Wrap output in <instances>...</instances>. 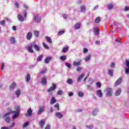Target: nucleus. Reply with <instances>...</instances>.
Returning a JSON list of instances; mask_svg holds the SVG:
<instances>
[{
  "instance_id": "ea45409f",
  "label": "nucleus",
  "mask_w": 129,
  "mask_h": 129,
  "mask_svg": "<svg viewBox=\"0 0 129 129\" xmlns=\"http://www.w3.org/2000/svg\"><path fill=\"white\" fill-rule=\"evenodd\" d=\"M125 74H129V67L125 69Z\"/></svg>"
},
{
  "instance_id": "a19ab883",
  "label": "nucleus",
  "mask_w": 129,
  "mask_h": 129,
  "mask_svg": "<svg viewBox=\"0 0 129 129\" xmlns=\"http://www.w3.org/2000/svg\"><path fill=\"white\" fill-rule=\"evenodd\" d=\"M46 72H47V69H45L40 72V74H45Z\"/></svg>"
},
{
  "instance_id": "4d7b16f0",
  "label": "nucleus",
  "mask_w": 129,
  "mask_h": 129,
  "mask_svg": "<svg viewBox=\"0 0 129 129\" xmlns=\"http://www.w3.org/2000/svg\"><path fill=\"white\" fill-rule=\"evenodd\" d=\"M74 94L73 93V92H70L69 93V96H73Z\"/></svg>"
},
{
  "instance_id": "a878e982",
  "label": "nucleus",
  "mask_w": 129,
  "mask_h": 129,
  "mask_svg": "<svg viewBox=\"0 0 129 129\" xmlns=\"http://www.w3.org/2000/svg\"><path fill=\"white\" fill-rule=\"evenodd\" d=\"M74 66H80L81 65V63H80V61H74L73 63Z\"/></svg>"
},
{
  "instance_id": "a211bd4d",
  "label": "nucleus",
  "mask_w": 129,
  "mask_h": 129,
  "mask_svg": "<svg viewBox=\"0 0 129 129\" xmlns=\"http://www.w3.org/2000/svg\"><path fill=\"white\" fill-rule=\"evenodd\" d=\"M45 39L47 43H49V44H52V38L49 37L48 36L45 37Z\"/></svg>"
},
{
  "instance_id": "f257e3e1",
  "label": "nucleus",
  "mask_w": 129,
  "mask_h": 129,
  "mask_svg": "<svg viewBox=\"0 0 129 129\" xmlns=\"http://www.w3.org/2000/svg\"><path fill=\"white\" fill-rule=\"evenodd\" d=\"M33 47L35 49L36 51L39 52L40 51V47L37 44L34 43H31V45L28 47L27 50L29 53H34V50H33Z\"/></svg>"
},
{
  "instance_id": "f03ea898",
  "label": "nucleus",
  "mask_w": 129,
  "mask_h": 129,
  "mask_svg": "<svg viewBox=\"0 0 129 129\" xmlns=\"http://www.w3.org/2000/svg\"><path fill=\"white\" fill-rule=\"evenodd\" d=\"M15 109H16V111H11L10 112L6 113L5 115V116H8V115H10V114H11V113H12V114H15V113H19L20 114V106H18L17 107H15Z\"/></svg>"
},
{
  "instance_id": "603ef678",
  "label": "nucleus",
  "mask_w": 129,
  "mask_h": 129,
  "mask_svg": "<svg viewBox=\"0 0 129 129\" xmlns=\"http://www.w3.org/2000/svg\"><path fill=\"white\" fill-rule=\"evenodd\" d=\"M0 24L2 26H4L5 24H6V21L3 20V21H1Z\"/></svg>"
},
{
  "instance_id": "8fccbe9b",
  "label": "nucleus",
  "mask_w": 129,
  "mask_h": 129,
  "mask_svg": "<svg viewBox=\"0 0 129 129\" xmlns=\"http://www.w3.org/2000/svg\"><path fill=\"white\" fill-rule=\"evenodd\" d=\"M65 65L66 66H67V67L69 68V69L71 68V64H70V63L66 62L65 63Z\"/></svg>"
},
{
  "instance_id": "338daca9",
  "label": "nucleus",
  "mask_w": 129,
  "mask_h": 129,
  "mask_svg": "<svg viewBox=\"0 0 129 129\" xmlns=\"http://www.w3.org/2000/svg\"><path fill=\"white\" fill-rule=\"evenodd\" d=\"M81 68H80V67H78V68H77V71H81Z\"/></svg>"
},
{
  "instance_id": "4be33fe9",
  "label": "nucleus",
  "mask_w": 129,
  "mask_h": 129,
  "mask_svg": "<svg viewBox=\"0 0 129 129\" xmlns=\"http://www.w3.org/2000/svg\"><path fill=\"white\" fill-rule=\"evenodd\" d=\"M121 92V89H118L116 91V93H115V96H118L120 94V93Z\"/></svg>"
},
{
  "instance_id": "09e8293b",
  "label": "nucleus",
  "mask_w": 129,
  "mask_h": 129,
  "mask_svg": "<svg viewBox=\"0 0 129 129\" xmlns=\"http://www.w3.org/2000/svg\"><path fill=\"white\" fill-rule=\"evenodd\" d=\"M91 57V56H90V55H88L87 57L85 58V61H89V60H90Z\"/></svg>"
},
{
  "instance_id": "ddd939ff",
  "label": "nucleus",
  "mask_w": 129,
  "mask_h": 129,
  "mask_svg": "<svg viewBox=\"0 0 129 129\" xmlns=\"http://www.w3.org/2000/svg\"><path fill=\"white\" fill-rule=\"evenodd\" d=\"M17 18L20 22H24V21H25V18L20 14L18 15Z\"/></svg>"
},
{
  "instance_id": "5fc2aeb1",
  "label": "nucleus",
  "mask_w": 129,
  "mask_h": 129,
  "mask_svg": "<svg viewBox=\"0 0 129 129\" xmlns=\"http://www.w3.org/2000/svg\"><path fill=\"white\" fill-rule=\"evenodd\" d=\"M124 11L125 12H127V11H129V7L128 6H126L124 9Z\"/></svg>"
},
{
  "instance_id": "f704fd0d",
  "label": "nucleus",
  "mask_w": 129,
  "mask_h": 129,
  "mask_svg": "<svg viewBox=\"0 0 129 129\" xmlns=\"http://www.w3.org/2000/svg\"><path fill=\"white\" fill-rule=\"evenodd\" d=\"M94 33H95V35H97V34L99 33V29L97 28L96 29H94Z\"/></svg>"
},
{
  "instance_id": "2eb2a0df",
  "label": "nucleus",
  "mask_w": 129,
  "mask_h": 129,
  "mask_svg": "<svg viewBox=\"0 0 129 129\" xmlns=\"http://www.w3.org/2000/svg\"><path fill=\"white\" fill-rule=\"evenodd\" d=\"M57 100L55 98V97H52L51 99L50 100V104H54V103H56Z\"/></svg>"
},
{
  "instance_id": "6e6d98bb",
  "label": "nucleus",
  "mask_w": 129,
  "mask_h": 129,
  "mask_svg": "<svg viewBox=\"0 0 129 129\" xmlns=\"http://www.w3.org/2000/svg\"><path fill=\"white\" fill-rule=\"evenodd\" d=\"M83 52L84 53H87V52H88V49L86 48H84Z\"/></svg>"
},
{
  "instance_id": "4468645a",
  "label": "nucleus",
  "mask_w": 129,
  "mask_h": 129,
  "mask_svg": "<svg viewBox=\"0 0 129 129\" xmlns=\"http://www.w3.org/2000/svg\"><path fill=\"white\" fill-rule=\"evenodd\" d=\"M80 27H81V23H80V22L77 23L75 25L76 30H79V29H80Z\"/></svg>"
},
{
  "instance_id": "c85d7f7f",
  "label": "nucleus",
  "mask_w": 129,
  "mask_h": 129,
  "mask_svg": "<svg viewBox=\"0 0 129 129\" xmlns=\"http://www.w3.org/2000/svg\"><path fill=\"white\" fill-rule=\"evenodd\" d=\"M10 42L11 44H15L16 43V39L14 37H11L10 38Z\"/></svg>"
},
{
  "instance_id": "9d476101",
  "label": "nucleus",
  "mask_w": 129,
  "mask_h": 129,
  "mask_svg": "<svg viewBox=\"0 0 129 129\" xmlns=\"http://www.w3.org/2000/svg\"><path fill=\"white\" fill-rule=\"evenodd\" d=\"M45 119H42L39 121V125L41 126V128L44 127V125H45Z\"/></svg>"
},
{
  "instance_id": "e2e57ef3",
  "label": "nucleus",
  "mask_w": 129,
  "mask_h": 129,
  "mask_svg": "<svg viewBox=\"0 0 129 129\" xmlns=\"http://www.w3.org/2000/svg\"><path fill=\"white\" fill-rule=\"evenodd\" d=\"M87 127H88V128L92 129L93 128V126H91V125L87 126Z\"/></svg>"
},
{
  "instance_id": "4c0bfd02",
  "label": "nucleus",
  "mask_w": 129,
  "mask_h": 129,
  "mask_svg": "<svg viewBox=\"0 0 129 129\" xmlns=\"http://www.w3.org/2000/svg\"><path fill=\"white\" fill-rule=\"evenodd\" d=\"M5 120L8 123L11 122V118H10V117H7Z\"/></svg>"
},
{
  "instance_id": "f8f14e48",
  "label": "nucleus",
  "mask_w": 129,
  "mask_h": 129,
  "mask_svg": "<svg viewBox=\"0 0 129 129\" xmlns=\"http://www.w3.org/2000/svg\"><path fill=\"white\" fill-rule=\"evenodd\" d=\"M34 21L35 22H36L37 23H39L41 21V17H39V15H36L34 17Z\"/></svg>"
},
{
  "instance_id": "f3484780",
  "label": "nucleus",
  "mask_w": 129,
  "mask_h": 129,
  "mask_svg": "<svg viewBox=\"0 0 129 129\" xmlns=\"http://www.w3.org/2000/svg\"><path fill=\"white\" fill-rule=\"evenodd\" d=\"M16 86H17V84L15 83H13L9 87L10 89H14V88H16Z\"/></svg>"
},
{
  "instance_id": "dca6fc26",
  "label": "nucleus",
  "mask_w": 129,
  "mask_h": 129,
  "mask_svg": "<svg viewBox=\"0 0 129 129\" xmlns=\"http://www.w3.org/2000/svg\"><path fill=\"white\" fill-rule=\"evenodd\" d=\"M55 115L58 117V118H62L63 117V115L59 112H56L55 113Z\"/></svg>"
},
{
  "instance_id": "69168bd1",
  "label": "nucleus",
  "mask_w": 129,
  "mask_h": 129,
  "mask_svg": "<svg viewBox=\"0 0 129 129\" xmlns=\"http://www.w3.org/2000/svg\"><path fill=\"white\" fill-rule=\"evenodd\" d=\"M63 18L64 19H67V15H66V14H63Z\"/></svg>"
},
{
  "instance_id": "c9c22d12",
  "label": "nucleus",
  "mask_w": 129,
  "mask_h": 129,
  "mask_svg": "<svg viewBox=\"0 0 129 129\" xmlns=\"http://www.w3.org/2000/svg\"><path fill=\"white\" fill-rule=\"evenodd\" d=\"M113 5H112V4H110L108 5V9L109 10H111L112 9H113Z\"/></svg>"
},
{
  "instance_id": "393cba45",
  "label": "nucleus",
  "mask_w": 129,
  "mask_h": 129,
  "mask_svg": "<svg viewBox=\"0 0 129 129\" xmlns=\"http://www.w3.org/2000/svg\"><path fill=\"white\" fill-rule=\"evenodd\" d=\"M97 112H98V110L97 108H95L92 112V115H94V116H95V115L97 114Z\"/></svg>"
},
{
  "instance_id": "a18cd8bd",
  "label": "nucleus",
  "mask_w": 129,
  "mask_h": 129,
  "mask_svg": "<svg viewBox=\"0 0 129 129\" xmlns=\"http://www.w3.org/2000/svg\"><path fill=\"white\" fill-rule=\"evenodd\" d=\"M43 46L44 47V48H45V49H49V46H48V45H46V43H43Z\"/></svg>"
},
{
  "instance_id": "58836bf2",
  "label": "nucleus",
  "mask_w": 129,
  "mask_h": 129,
  "mask_svg": "<svg viewBox=\"0 0 129 129\" xmlns=\"http://www.w3.org/2000/svg\"><path fill=\"white\" fill-rule=\"evenodd\" d=\"M78 96L80 97H82L84 95V94L82 92H79L78 94Z\"/></svg>"
},
{
  "instance_id": "680f3d73",
  "label": "nucleus",
  "mask_w": 129,
  "mask_h": 129,
  "mask_svg": "<svg viewBox=\"0 0 129 129\" xmlns=\"http://www.w3.org/2000/svg\"><path fill=\"white\" fill-rule=\"evenodd\" d=\"M15 7L17 8H19V3H17V2L15 3Z\"/></svg>"
},
{
  "instance_id": "6e6552de",
  "label": "nucleus",
  "mask_w": 129,
  "mask_h": 129,
  "mask_svg": "<svg viewBox=\"0 0 129 129\" xmlns=\"http://www.w3.org/2000/svg\"><path fill=\"white\" fill-rule=\"evenodd\" d=\"M47 78L46 77H43L41 79V83L43 85H46L47 84Z\"/></svg>"
},
{
  "instance_id": "72a5a7b5",
  "label": "nucleus",
  "mask_w": 129,
  "mask_h": 129,
  "mask_svg": "<svg viewBox=\"0 0 129 129\" xmlns=\"http://www.w3.org/2000/svg\"><path fill=\"white\" fill-rule=\"evenodd\" d=\"M64 33H65V31H64V30L59 31H58L57 35H58V36H61V35H63V34H64Z\"/></svg>"
},
{
  "instance_id": "3c124183",
  "label": "nucleus",
  "mask_w": 129,
  "mask_h": 129,
  "mask_svg": "<svg viewBox=\"0 0 129 129\" xmlns=\"http://www.w3.org/2000/svg\"><path fill=\"white\" fill-rule=\"evenodd\" d=\"M28 125H29V122H26L23 124V127H26Z\"/></svg>"
},
{
  "instance_id": "20e7f679",
  "label": "nucleus",
  "mask_w": 129,
  "mask_h": 129,
  "mask_svg": "<svg viewBox=\"0 0 129 129\" xmlns=\"http://www.w3.org/2000/svg\"><path fill=\"white\" fill-rule=\"evenodd\" d=\"M121 81H122V78L120 77L114 83V86L116 87V86H118V85H119L120 83H121Z\"/></svg>"
},
{
  "instance_id": "1a4fd4ad",
  "label": "nucleus",
  "mask_w": 129,
  "mask_h": 129,
  "mask_svg": "<svg viewBox=\"0 0 129 129\" xmlns=\"http://www.w3.org/2000/svg\"><path fill=\"white\" fill-rule=\"evenodd\" d=\"M96 93L98 97H102V96H103V94H102V92L101 91V90H97Z\"/></svg>"
},
{
  "instance_id": "5701e85b",
  "label": "nucleus",
  "mask_w": 129,
  "mask_h": 129,
  "mask_svg": "<svg viewBox=\"0 0 129 129\" xmlns=\"http://www.w3.org/2000/svg\"><path fill=\"white\" fill-rule=\"evenodd\" d=\"M51 58L50 57H47L45 59L44 62L45 63H46V64H48V63H49V62L50 61H51Z\"/></svg>"
},
{
  "instance_id": "0e129e2a",
  "label": "nucleus",
  "mask_w": 129,
  "mask_h": 129,
  "mask_svg": "<svg viewBox=\"0 0 129 129\" xmlns=\"http://www.w3.org/2000/svg\"><path fill=\"white\" fill-rule=\"evenodd\" d=\"M97 9H98V5L96 6L94 8V11H95V10H97Z\"/></svg>"
},
{
  "instance_id": "e433bc0d",
  "label": "nucleus",
  "mask_w": 129,
  "mask_h": 129,
  "mask_svg": "<svg viewBox=\"0 0 129 129\" xmlns=\"http://www.w3.org/2000/svg\"><path fill=\"white\" fill-rule=\"evenodd\" d=\"M67 83L68 84H72V83H73V81L71 79H69L68 81H67Z\"/></svg>"
},
{
  "instance_id": "37998d69",
  "label": "nucleus",
  "mask_w": 129,
  "mask_h": 129,
  "mask_svg": "<svg viewBox=\"0 0 129 129\" xmlns=\"http://www.w3.org/2000/svg\"><path fill=\"white\" fill-rule=\"evenodd\" d=\"M54 107L57 108V110H60V108L59 107V103H56L54 105Z\"/></svg>"
},
{
  "instance_id": "79ce46f5",
  "label": "nucleus",
  "mask_w": 129,
  "mask_h": 129,
  "mask_svg": "<svg viewBox=\"0 0 129 129\" xmlns=\"http://www.w3.org/2000/svg\"><path fill=\"white\" fill-rule=\"evenodd\" d=\"M96 85H97L98 88H100V87H101V83H100V82H97L96 83Z\"/></svg>"
},
{
  "instance_id": "c756f323",
  "label": "nucleus",
  "mask_w": 129,
  "mask_h": 129,
  "mask_svg": "<svg viewBox=\"0 0 129 129\" xmlns=\"http://www.w3.org/2000/svg\"><path fill=\"white\" fill-rule=\"evenodd\" d=\"M19 113H15V114L12 116V119H16L19 116Z\"/></svg>"
},
{
  "instance_id": "412c9836",
  "label": "nucleus",
  "mask_w": 129,
  "mask_h": 129,
  "mask_svg": "<svg viewBox=\"0 0 129 129\" xmlns=\"http://www.w3.org/2000/svg\"><path fill=\"white\" fill-rule=\"evenodd\" d=\"M108 74L111 76V77H112L113 76V71L112 70H108Z\"/></svg>"
},
{
  "instance_id": "bb28decb",
  "label": "nucleus",
  "mask_w": 129,
  "mask_h": 129,
  "mask_svg": "<svg viewBox=\"0 0 129 129\" xmlns=\"http://www.w3.org/2000/svg\"><path fill=\"white\" fill-rule=\"evenodd\" d=\"M67 57L66 56V55H62L59 57V59L61 60V61H65V60H66Z\"/></svg>"
},
{
  "instance_id": "6ab92c4d",
  "label": "nucleus",
  "mask_w": 129,
  "mask_h": 129,
  "mask_svg": "<svg viewBox=\"0 0 129 129\" xmlns=\"http://www.w3.org/2000/svg\"><path fill=\"white\" fill-rule=\"evenodd\" d=\"M85 75L84 74H82V75H81L78 80H77V82H80V81H81V80H82V79H83V77H84Z\"/></svg>"
},
{
  "instance_id": "7ed1b4c3",
  "label": "nucleus",
  "mask_w": 129,
  "mask_h": 129,
  "mask_svg": "<svg viewBox=\"0 0 129 129\" xmlns=\"http://www.w3.org/2000/svg\"><path fill=\"white\" fill-rule=\"evenodd\" d=\"M57 88V86L55 84L52 83V86H51L48 90L47 92H51L52 91H54V90Z\"/></svg>"
},
{
  "instance_id": "cd10ccee",
  "label": "nucleus",
  "mask_w": 129,
  "mask_h": 129,
  "mask_svg": "<svg viewBox=\"0 0 129 129\" xmlns=\"http://www.w3.org/2000/svg\"><path fill=\"white\" fill-rule=\"evenodd\" d=\"M96 24H99L100 23V17H97L95 19Z\"/></svg>"
},
{
  "instance_id": "9b49d317",
  "label": "nucleus",
  "mask_w": 129,
  "mask_h": 129,
  "mask_svg": "<svg viewBox=\"0 0 129 129\" xmlns=\"http://www.w3.org/2000/svg\"><path fill=\"white\" fill-rule=\"evenodd\" d=\"M45 110V106H41L38 112V114H41L42 112H44V111Z\"/></svg>"
},
{
  "instance_id": "052dcab7",
  "label": "nucleus",
  "mask_w": 129,
  "mask_h": 129,
  "mask_svg": "<svg viewBox=\"0 0 129 129\" xmlns=\"http://www.w3.org/2000/svg\"><path fill=\"white\" fill-rule=\"evenodd\" d=\"M50 128H51V126H50L49 125H47L45 128V129H50Z\"/></svg>"
},
{
  "instance_id": "13d9d810",
  "label": "nucleus",
  "mask_w": 129,
  "mask_h": 129,
  "mask_svg": "<svg viewBox=\"0 0 129 129\" xmlns=\"http://www.w3.org/2000/svg\"><path fill=\"white\" fill-rule=\"evenodd\" d=\"M115 64H114V63L112 62V63L110 64V67H111L112 68H114Z\"/></svg>"
},
{
  "instance_id": "864d4df0",
  "label": "nucleus",
  "mask_w": 129,
  "mask_h": 129,
  "mask_svg": "<svg viewBox=\"0 0 129 129\" xmlns=\"http://www.w3.org/2000/svg\"><path fill=\"white\" fill-rule=\"evenodd\" d=\"M1 129H12V128L11 127L3 126Z\"/></svg>"
},
{
  "instance_id": "c03bdc74",
  "label": "nucleus",
  "mask_w": 129,
  "mask_h": 129,
  "mask_svg": "<svg viewBox=\"0 0 129 129\" xmlns=\"http://www.w3.org/2000/svg\"><path fill=\"white\" fill-rule=\"evenodd\" d=\"M57 95H62L63 94V91L62 90H59L57 92Z\"/></svg>"
},
{
  "instance_id": "7c9ffc66",
  "label": "nucleus",
  "mask_w": 129,
  "mask_h": 129,
  "mask_svg": "<svg viewBox=\"0 0 129 129\" xmlns=\"http://www.w3.org/2000/svg\"><path fill=\"white\" fill-rule=\"evenodd\" d=\"M16 95H17V97H19V96L21 95V90L19 89L17 90L16 92Z\"/></svg>"
},
{
  "instance_id": "aec40b11",
  "label": "nucleus",
  "mask_w": 129,
  "mask_h": 129,
  "mask_svg": "<svg viewBox=\"0 0 129 129\" xmlns=\"http://www.w3.org/2000/svg\"><path fill=\"white\" fill-rule=\"evenodd\" d=\"M68 50H69V46L63 47L61 52H62V53H66L67 52H68Z\"/></svg>"
},
{
  "instance_id": "de8ad7c7",
  "label": "nucleus",
  "mask_w": 129,
  "mask_h": 129,
  "mask_svg": "<svg viewBox=\"0 0 129 129\" xmlns=\"http://www.w3.org/2000/svg\"><path fill=\"white\" fill-rule=\"evenodd\" d=\"M34 35L36 37H39V31H34Z\"/></svg>"
},
{
  "instance_id": "0eeeda50",
  "label": "nucleus",
  "mask_w": 129,
  "mask_h": 129,
  "mask_svg": "<svg viewBox=\"0 0 129 129\" xmlns=\"http://www.w3.org/2000/svg\"><path fill=\"white\" fill-rule=\"evenodd\" d=\"M32 37H33L32 33L31 32H29L26 35L27 40L30 41L31 39H32Z\"/></svg>"
},
{
  "instance_id": "774afa93",
  "label": "nucleus",
  "mask_w": 129,
  "mask_h": 129,
  "mask_svg": "<svg viewBox=\"0 0 129 129\" xmlns=\"http://www.w3.org/2000/svg\"><path fill=\"white\" fill-rule=\"evenodd\" d=\"M13 31H16V30H17V27H16V26H13L12 28Z\"/></svg>"
},
{
  "instance_id": "bf43d9fd",
  "label": "nucleus",
  "mask_w": 129,
  "mask_h": 129,
  "mask_svg": "<svg viewBox=\"0 0 129 129\" xmlns=\"http://www.w3.org/2000/svg\"><path fill=\"white\" fill-rule=\"evenodd\" d=\"M15 123H12L11 125L10 126H9V127H10V128H12V127H14L15 126Z\"/></svg>"
},
{
  "instance_id": "b1692460",
  "label": "nucleus",
  "mask_w": 129,
  "mask_h": 129,
  "mask_svg": "<svg viewBox=\"0 0 129 129\" xmlns=\"http://www.w3.org/2000/svg\"><path fill=\"white\" fill-rule=\"evenodd\" d=\"M81 12H82L83 13H85V11H86V7H85L84 5H82L81 7Z\"/></svg>"
},
{
  "instance_id": "423d86ee",
  "label": "nucleus",
  "mask_w": 129,
  "mask_h": 129,
  "mask_svg": "<svg viewBox=\"0 0 129 129\" xmlns=\"http://www.w3.org/2000/svg\"><path fill=\"white\" fill-rule=\"evenodd\" d=\"M33 110L31 108H29L27 110V113L25 114L26 116H31L32 114Z\"/></svg>"
},
{
  "instance_id": "39448f33",
  "label": "nucleus",
  "mask_w": 129,
  "mask_h": 129,
  "mask_svg": "<svg viewBox=\"0 0 129 129\" xmlns=\"http://www.w3.org/2000/svg\"><path fill=\"white\" fill-rule=\"evenodd\" d=\"M107 95L109 97L111 96L112 95V89L110 88H108L107 89Z\"/></svg>"
},
{
  "instance_id": "49530a36",
  "label": "nucleus",
  "mask_w": 129,
  "mask_h": 129,
  "mask_svg": "<svg viewBox=\"0 0 129 129\" xmlns=\"http://www.w3.org/2000/svg\"><path fill=\"white\" fill-rule=\"evenodd\" d=\"M125 64L127 67H129V59H126Z\"/></svg>"
},
{
  "instance_id": "2f4dec72",
  "label": "nucleus",
  "mask_w": 129,
  "mask_h": 129,
  "mask_svg": "<svg viewBox=\"0 0 129 129\" xmlns=\"http://www.w3.org/2000/svg\"><path fill=\"white\" fill-rule=\"evenodd\" d=\"M42 59H43V55H40L39 56L37 59H36V61H37V62H39L40 61H42Z\"/></svg>"
},
{
  "instance_id": "473e14b6",
  "label": "nucleus",
  "mask_w": 129,
  "mask_h": 129,
  "mask_svg": "<svg viewBox=\"0 0 129 129\" xmlns=\"http://www.w3.org/2000/svg\"><path fill=\"white\" fill-rule=\"evenodd\" d=\"M30 79H31V75H30V74H27L26 78V82H29V81H30Z\"/></svg>"
}]
</instances>
